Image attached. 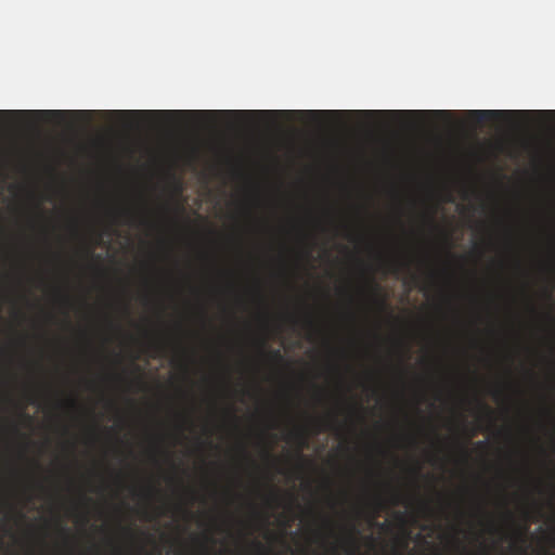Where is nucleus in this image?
Returning a JSON list of instances; mask_svg holds the SVG:
<instances>
[{"label": "nucleus", "instance_id": "1", "mask_svg": "<svg viewBox=\"0 0 555 555\" xmlns=\"http://www.w3.org/2000/svg\"><path fill=\"white\" fill-rule=\"evenodd\" d=\"M95 114L131 121L134 119H165L171 121L178 118L212 119L218 117L235 119L275 118V109H0V119L31 118L62 122L67 118L90 119Z\"/></svg>", "mask_w": 555, "mask_h": 555}, {"label": "nucleus", "instance_id": "2", "mask_svg": "<svg viewBox=\"0 0 555 555\" xmlns=\"http://www.w3.org/2000/svg\"><path fill=\"white\" fill-rule=\"evenodd\" d=\"M289 437L298 443L300 449L307 446L308 437L304 428L295 429L289 434Z\"/></svg>", "mask_w": 555, "mask_h": 555}, {"label": "nucleus", "instance_id": "3", "mask_svg": "<svg viewBox=\"0 0 555 555\" xmlns=\"http://www.w3.org/2000/svg\"><path fill=\"white\" fill-rule=\"evenodd\" d=\"M268 356L275 362H282L284 360L280 349L270 350Z\"/></svg>", "mask_w": 555, "mask_h": 555}, {"label": "nucleus", "instance_id": "4", "mask_svg": "<svg viewBox=\"0 0 555 555\" xmlns=\"http://www.w3.org/2000/svg\"><path fill=\"white\" fill-rule=\"evenodd\" d=\"M478 403L481 406V409L486 412V414L491 418L493 415V410L482 401H478Z\"/></svg>", "mask_w": 555, "mask_h": 555}, {"label": "nucleus", "instance_id": "5", "mask_svg": "<svg viewBox=\"0 0 555 555\" xmlns=\"http://www.w3.org/2000/svg\"><path fill=\"white\" fill-rule=\"evenodd\" d=\"M371 288L373 291L374 297L376 298L377 297V293L379 291V286L376 283H372L371 284Z\"/></svg>", "mask_w": 555, "mask_h": 555}, {"label": "nucleus", "instance_id": "6", "mask_svg": "<svg viewBox=\"0 0 555 555\" xmlns=\"http://www.w3.org/2000/svg\"><path fill=\"white\" fill-rule=\"evenodd\" d=\"M486 447H487V442H486V441H483V440H480V441H477V442H476V448H478V449H480V450L486 449Z\"/></svg>", "mask_w": 555, "mask_h": 555}, {"label": "nucleus", "instance_id": "7", "mask_svg": "<svg viewBox=\"0 0 555 555\" xmlns=\"http://www.w3.org/2000/svg\"><path fill=\"white\" fill-rule=\"evenodd\" d=\"M156 491H157V490H156L154 487H149V488H146V489L144 490V494L150 496L151 494H153V493H154V492H156Z\"/></svg>", "mask_w": 555, "mask_h": 555}, {"label": "nucleus", "instance_id": "8", "mask_svg": "<svg viewBox=\"0 0 555 555\" xmlns=\"http://www.w3.org/2000/svg\"><path fill=\"white\" fill-rule=\"evenodd\" d=\"M278 498H279V495H278V491H276V490H272V491H271V493H270L269 499H270L271 501H276V500H278Z\"/></svg>", "mask_w": 555, "mask_h": 555}, {"label": "nucleus", "instance_id": "9", "mask_svg": "<svg viewBox=\"0 0 555 555\" xmlns=\"http://www.w3.org/2000/svg\"><path fill=\"white\" fill-rule=\"evenodd\" d=\"M376 302L379 305V307L385 308L386 307V300L384 298H376Z\"/></svg>", "mask_w": 555, "mask_h": 555}, {"label": "nucleus", "instance_id": "10", "mask_svg": "<svg viewBox=\"0 0 555 555\" xmlns=\"http://www.w3.org/2000/svg\"><path fill=\"white\" fill-rule=\"evenodd\" d=\"M68 405L70 408H76L77 406V401L73 398H70L68 401H67Z\"/></svg>", "mask_w": 555, "mask_h": 555}, {"label": "nucleus", "instance_id": "11", "mask_svg": "<svg viewBox=\"0 0 555 555\" xmlns=\"http://www.w3.org/2000/svg\"><path fill=\"white\" fill-rule=\"evenodd\" d=\"M334 420H332L331 422L328 423H324L323 424V427L321 428V430H326V429H330L331 428V424L333 423Z\"/></svg>", "mask_w": 555, "mask_h": 555}, {"label": "nucleus", "instance_id": "12", "mask_svg": "<svg viewBox=\"0 0 555 555\" xmlns=\"http://www.w3.org/2000/svg\"><path fill=\"white\" fill-rule=\"evenodd\" d=\"M255 546H256L259 551H261V552H266L264 546H263L260 542H256V543H255Z\"/></svg>", "mask_w": 555, "mask_h": 555}, {"label": "nucleus", "instance_id": "13", "mask_svg": "<svg viewBox=\"0 0 555 555\" xmlns=\"http://www.w3.org/2000/svg\"><path fill=\"white\" fill-rule=\"evenodd\" d=\"M461 451H462V453H463V455H464V457H465V459H467V457L469 456V453H468V451H467V449H466V448L461 447Z\"/></svg>", "mask_w": 555, "mask_h": 555}, {"label": "nucleus", "instance_id": "14", "mask_svg": "<svg viewBox=\"0 0 555 555\" xmlns=\"http://www.w3.org/2000/svg\"><path fill=\"white\" fill-rule=\"evenodd\" d=\"M306 324H307L309 327H312V326L314 325V324H313V321H312L310 318H308V319L306 320Z\"/></svg>", "mask_w": 555, "mask_h": 555}, {"label": "nucleus", "instance_id": "15", "mask_svg": "<svg viewBox=\"0 0 555 555\" xmlns=\"http://www.w3.org/2000/svg\"><path fill=\"white\" fill-rule=\"evenodd\" d=\"M264 455H266L268 459H272V454H271L268 450H266Z\"/></svg>", "mask_w": 555, "mask_h": 555}, {"label": "nucleus", "instance_id": "16", "mask_svg": "<svg viewBox=\"0 0 555 555\" xmlns=\"http://www.w3.org/2000/svg\"><path fill=\"white\" fill-rule=\"evenodd\" d=\"M398 267H400V268H408V263L406 262H401V263H399Z\"/></svg>", "mask_w": 555, "mask_h": 555}, {"label": "nucleus", "instance_id": "17", "mask_svg": "<svg viewBox=\"0 0 555 555\" xmlns=\"http://www.w3.org/2000/svg\"><path fill=\"white\" fill-rule=\"evenodd\" d=\"M62 299H63V301H64L65 304H68V302H69V298H68L67 296H63V297H62Z\"/></svg>", "mask_w": 555, "mask_h": 555}, {"label": "nucleus", "instance_id": "18", "mask_svg": "<svg viewBox=\"0 0 555 555\" xmlns=\"http://www.w3.org/2000/svg\"><path fill=\"white\" fill-rule=\"evenodd\" d=\"M376 505H377V507H380V500L379 499L376 500Z\"/></svg>", "mask_w": 555, "mask_h": 555}, {"label": "nucleus", "instance_id": "19", "mask_svg": "<svg viewBox=\"0 0 555 555\" xmlns=\"http://www.w3.org/2000/svg\"><path fill=\"white\" fill-rule=\"evenodd\" d=\"M125 531H126L127 533H129V534H132V531H131V529H129V528L125 529Z\"/></svg>", "mask_w": 555, "mask_h": 555}, {"label": "nucleus", "instance_id": "20", "mask_svg": "<svg viewBox=\"0 0 555 555\" xmlns=\"http://www.w3.org/2000/svg\"><path fill=\"white\" fill-rule=\"evenodd\" d=\"M422 506H423L424 508H428V504H427V503H424V502H423V503H422Z\"/></svg>", "mask_w": 555, "mask_h": 555}, {"label": "nucleus", "instance_id": "21", "mask_svg": "<svg viewBox=\"0 0 555 555\" xmlns=\"http://www.w3.org/2000/svg\"><path fill=\"white\" fill-rule=\"evenodd\" d=\"M349 542H351L352 544H354V540L352 537H349Z\"/></svg>", "mask_w": 555, "mask_h": 555}, {"label": "nucleus", "instance_id": "22", "mask_svg": "<svg viewBox=\"0 0 555 555\" xmlns=\"http://www.w3.org/2000/svg\"><path fill=\"white\" fill-rule=\"evenodd\" d=\"M126 126L129 127V128L134 127V125L132 122H130L129 125H126Z\"/></svg>", "mask_w": 555, "mask_h": 555}, {"label": "nucleus", "instance_id": "23", "mask_svg": "<svg viewBox=\"0 0 555 555\" xmlns=\"http://www.w3.org/2000/svg\"><path fill=\"white\" fill-rule=\"evenodd\" d=\"M62 530L67 534L68 533V529L67 528H62Z\"/></svg>", "mask_w": 555, "mask_h": 555}, {"label": "nucleus", "instance_id": "24", "mask_svg": "<svg viewBox=\"0 0 555 555\" xmlns=\"http://www.w3.org/2000/svg\"><path fill=\"white\" fill-rule=\"evenodd\" d=\"M415 474H420V467L415 468Z\"/></svg>", "mask_w": 555, "mask_h": 555}]
</instances>
